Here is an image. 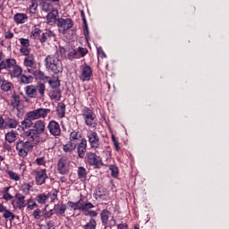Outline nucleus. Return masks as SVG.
Listing matches in <instances>:
<instances>
[{
  "label": "nucleus",
  "mask_w": 229,
  "mask_h": 229,
  "mask_svg": "<svg viewBox=\"0 0 229 229\" xmlns=\"http://www.w3.org/2000/svg\"><path fill=\"white\" fill-rule=\"evenodd\" d=\"M46 131V122L42 120H37L32 129H29L25 131V137H27L30 142L32 144H42L47 140V134H44Z\"/></svg>",
  "instance_id": "1"
},
{
  "label": "nucleus",
  "mask_w": 229,
  "mask_h": 229,
  "mask_svg": "<svg viewBox=\"0 0 229 229\" xmlns=\"http://www.w3.org/2000/svg\"><path fill=\"white\" fill-rule=\"evenodd\" d=\"M111 139H112V142L114 146L115 151H119L121 149L119 140H117V138H115V136L114 134H112Z\"/></svg>",
  "instance_id": "49"
},
{
  "label": "nucleus",
  "mask_w": 229,
  "mask_h": 229,
  "mask_svg": "<svg viewBox=\"0 0 229 229\" xmlns=\"http://www.w3.org/2000/svg\"><path fill=\"white\" fill-rule=\"evenodd\" d=\"M4 219H14L15 218V215H13V213H12L10 210H6L4 213Z\"/></svg>",
  "instance_id": "54"
},
{
  "label": "nucleus",
  "mask_w": 229,
  "mask_h": 229,
  "mask_svg": "<svg viewBox=\"0 0 229 229\" xmlns=\"http://www.w3.org/2000/svg\"><path fill=\"white\" fill-rule=\"evenodd\" d=\"M56 17H58V11L56 9L50 11L47 15V23L50 25L55 24L56 22Z\"/></svg>",
  "instance_id": "23"
},
{
  "label": "nucleus",
  "mask_w": 229,
  "mask_h": 229,
  "mask_svg": "<svg viewBox=\"0 0 229 229\" xmlns=\"http://www.w3.org/2000/svg\"><path fill=\"white\" fill-rule=\"evenodd\" d=\"M11 105L14 108H19V106H21V97H19V95H17L16 93H13L12 95Z\"/></svg>",
  "instance_id": "29"
},
{
  "label": "nucleus",
  "mask_w": 229,
  "mask_h": 229,
  "mask_svg": "<svg viewBox=\"0 0 229 229\" xmlns=\"http://www.w3.org/2000/svg\"><path fill=\"white\" fill-rule=\"evenodd\" d=\"M4 38L10 39L13 37V32L12 30H8L4 33Z\"/></svg>",
  "instance_id": "59"
},
{
  "label": "nucleus",
  "mask_w": 229,
  "mask_h": 229,
  "mask_svg": "<svg viewBox=\"0 0 229 229\" xmlns=\"http://www.w3.org/2000/svg\"><path fill=\"white\" fill-rule=\"evenodd\" d=\"M109 171H111V176H113V178H117L119 176V168L114 165H109Z\"/></svg>",
  "instance_id": "40"
},
{
  "label": "nucleus",
  "mask_w": 229,
  "mask_h": 229,
  "mask_svg": "<svg viewBox=\"0 0 229 229\" xmlns=\"http://www.w3.org/2000/svg\"><path fill=\"white\" fill-rule=\"evenodd\" d=\"M49 97L51 99H55V101H60L62 91H60V89H53L49 92Z\"/></svg>",
  "instance_id": "30"
},
{
  "label": "nucleus",
  "mask_w": 229,
  "mask_h": 229,
  "mask_svg": "<svg viewBox=\"0 0 229 229\" xmlns=\"http://www.w3.org/2000/svg\"><path fill=\"white\" fill-rule=\"evenodd\" d=\"M98 55L100 56V58H106V54H105V51H103L102 47H98Z\"/></svg>",
  "instance_id": "58"
},
{
  "label": "nucleus",
  "mask_w": 229,
  "mask_h": 229,
  "mask_svg": "<svg viewBox=\"0 0 229 229\" xmlns=\"http://www.w3.org/2000/svg\"><path fill=\"white\" fill-rule=\"evenodd\" d=\"M90 76H92V68H90V66L85 64L82 67V72H81V80L82 81H89V80H90Z\"/></svg>",
  "instance_id": "18"
},
{
  "label": "nucleus",
  "mask_w": 229,
  "mask_h": 229,
  "mask_svg": "<svg viewBox=\"0 0 229 229\" xmlns=\"http://www.w3.org/2000/svg\"><path fill=\"white\" fill-rule=\"evenodd\" d=\"M0 85L1 90H4V92H10V90L13 89V84L8 81H5L4 78H2Z\"/></svg>",
  "instance_id": "24"
},
{
  "label": "nucleus",
  "mask_w": 229,
  "mask_h": 229,
  "mask_svg": "<svg viewBox=\"0 0 229 229\" xmlns=\"http://www.w3.org/2000/svg\"><path fill=\"white\" fill-rule=\"evenodd\" d=\"M25 206H27V208L29 210H33V208H35V207H37V202L35 200H33V199H29L27 200V203L25 204Z\"/></svg>",
  "instance_id": "48"
},
{
  "label": "nucleus",
  "mask_w": 229,
  "mask_h": 229,
  "mask_svg": "<svg viewBox=\"0 0 229 229\" xmlns=\"http://www.w3.org/2000/svg\"><path fill=\"white\" fill-rule=\"evenodd\" d=\"M97 225L96 220L94 218H90L89 221L84 225V229H96Z\"/></svg>",
  "instance_id": "43"
},
{
  "label": "nucleus",
  "mask_w": 229,
  "mask_h": 229,
  "mask_svg": "<svg viewBox=\"0 0 229 229\" xmlns=\"http://www.w3.org/2000/svg\"><path fill=\"white\" fill-rule=\"evenodd\" d=\"M77 155L79 158H84L87 155V140L82 138L77 146Z\"/></svg>",
  "instance_id": "13"
},
{
  "label": "nucleus",
  "mask_w": 229,
  "mask_h": 229,
  "mask_svg": "<svg viewBox=\"0 0 229 229\" xmlns=\"http://www.w3.org/2000/svg\"><path fill=\"white\" fill-rule=\"evenodd\" d=\"M47 199H51L52 203H55V201H58V191L53 190L52 191L48 192L47 194Z\"/></svg>",
  "instance_id": "34"
},
{
  "label": "nucleus",
  "mask_w": 229,
  "mask_h": 229,
  "mask_svg": "<svg viewBox=\"0 0 229 229\" xmlns=\"http://www.w3.org/2000/svg\"><path fill=\"white\" fill-rule=\"evenodd\" d=\"M8 209L6 208V207H4L3 204H0V212L1 213H4L6 212Z\"/></svg>",
  "instance_id": "62"
},
{
  "label": "nucleus",
  "mask_w": 229,
  "mask_h": 229,
  "mask_svg": "<svg viewBox=\"0 0 229 229\" xmlns=\"http://www.w3.org/2000/svg\"><path fill=\"white\" fill-rule=\"evenodd\" d=\"M33 121H35L29 113L26 114L25 118L21 122V130H30L33 126Z\"/></svg>",
  "instance_id": "16"
},
{
  "label": "nucleus",
  "mask_w": 229,
  "mask_h": 229,
  "mask_svg": "<svg viewBox=\"0 0 229 229\" xmlns=\"http://www.w3.org/2000/svg\"><path fill=\"white\" fill-rule=\"evenodd\" d=\"M21 53H22V55H24L25 56H30V47H21L20 49Z\"/></svg>",
  "instance_id": "55"
},
{
  "label": "nucleus",
  "mask_w": 229,
  "mask_h": 229,
  "mask_svg": "<svg viewBox=\"0 0 229 229\" xmlns=\"http://www.w3.org/2000/svg\"><path fill=\"white\" fill-rule=\"evenodd\" d=\"M40 214H42V210H40V208H37L36 210H34L33 212V217L35 219H40Z\"/></svg>",
  "instance_id": "57"
},
{
  "label": "nucleus",
  "mask_w": 229,
  "mask_h": 229,
  "mask_svg": "<svg viewBox=\"0 0 229 229\" xmlns=\"http://www.w3.org/2000/svg\"><path fill=\"white\" fill-rule=\"evenodd\" d=\"M76 148H78V143H76V141L69 140V142L63 146V151L64 153H72Z\"/></svg>",
  "instance_id": "22"
},
{
  "label": "nucleus",
  "mask_w": 229,
  "mask_h": 229,
  "mask_svg": "<svg viewBox=\"0 0 229 229\" xmlns=\"http://www.w3.org/2000/svg\"><path fill=\"white\" fill-rule=\"evenodd\" d=\"M78 177L81 180V182H85L87 180V169L83 166H80L78 168Z\"/></svg>",
  "instance_id": "31"
},
{
  "label": "nucleus",
  "mask_w": 229,
  "mask_h": 229,
  "mask_svg": "<svg viewBox=\"0 0 229 229\" xmlns=\"http://www.w3.org/2000/svg\"><path fill=\"white\" fill-rule=\"evenodd\" d=\"M25 94L28 96V98H37V86L35 85H29L25 87Z\"/></svg>",
  "instance_id": "21"
},
{
  "label": "nucleus",
  "mask_w": 229,
  "mask_h": 229,
  "mask_svg": "<svg viewBox=\"0 0 229 229\" xmlns=\"http://www.w3.org/2000/svg\"><path fill=\"white\" fill-rule=\"evenodd\" d=\"M47 37H49V33H47V32L43 33L41 38H40V42L42 44H44V42H46V40H47Z\"/></svg>",
  "instance_id": "60"
},
{
  "label": "nucleus",
  "mask_w": 229,
  "mask_h": 229,
  "mask_svg": "<svg viewBox=\"0 0 229 229\" xmlns=\"http://www.w3.org/2000/svg\"><path fill=\"white\" fill-rule=\"evenodd\" d=\"M7 128H17L19 126V121L13 118H8L5 122Z\"/></svg>",
  "instance_id": "36"
},
{
  "label": "nucleus",
  "mask_w": 229,
  "mask_h": 229,
  "mask_svg": "<svg viewBox=\"0 0 229 229\" xmlns=\"http://www.w3.org/2000/svg\"><path fill=\"white\" fill-rule=\"evenodd\" d=\"M34 121H38V119H46L48 114H51V109L47 108H38L28 112Z\"/></svg>",
  "instance_id": "7"
},
{
  "label": "nucleus",
  "mask_w": 229,
  "mask_h": 229,
  "mask_svg": "<svg viewBox=\"0 0 229 229\" xmlns=\"http://www.w3.org/2000/svg\"><path fill=\"white\" fill-rule=\"evenodd\" d=\"M47 81L52 89H58V87H60V78L58 76H53L52 79L49 77Z\"/></svg>",
  "instance_id": "25"
},
{
  "label": "nucleus",
  "mask_w": 229,
  "mask_h": 229,
  "mask_svg": "<svg viewBox=\"0 0 229 229\" xmlns=\"http://www.w3.org/2000/svg\"><path fill=\"white\" fill-rule=\"evenodd\" d=\"M40 33H42V30L38 28L35 27L31 31V38H38V37H40Z\"/></svg>",
  "instance_id": "50"
},
{
  "label": "nucleus",
  "mask_w": 229,
  "mask_h": 229,
  "mask_svg": "<svg viewBox=\"0 0 229 229\" xmlns=\"http://www.w3.org/2000/svg\"><path fill=\"white\" fill-rule=\"evenodd\" d=\"M13 21L16 24H25L28 22V14L18 13L14 14Z\"/></svg>",
  "instance_id": "20"
},
{
  "label": "nucleus",
  "mask_w": 229,
  "mask_h": 229,
  "mask_svg": "<svg viewBox=\"0 0 229 229\" xmlns=\"http://www.w3.org/2000/svg\"><path fill=\"white\" fill-rule=\"evenodd\" d=\"M45 64L47 69L54 72V74H59V72H64V64H62V61L55 55H47L45 59Z\"/></svg>",
  "instance_id": "3"
},
{
  "label": "nucleus",
  "mask_w": 229,
  "mask_h": 229,
  "mask_svg": "<svg viewBox=\"0 0 229 229\" xmlns=\"http://www.w3.org/2000/svg\"><path fill=\"white\" fill-rule=\"evenodd\" d=\"M33 148L31 145V141H23L20 140L16 144V151L18 152L19 157L22 158L28 157V153H30V149Z\"/></svg>",
  "instance_id": "5"
},
{
  "label": "nucleus",
  "mask_w": 229,
  "mask_h": 229,
  "mask_svg": "<svg viewBox=\"0 0 229 229\" xmlns=\"http://www.w3.org/2000/svg\"><path fill=\"white\" fill-rule=\"evenodd\" d=\"M33 75L35 76L36 80H42L43 81H47V80H49V77L44 75V72L41 71H34Z\"/></svg>",
  "instance_id": "37"
},
{
  "label": "nucleus",
  "mask_w": 229,
  "mask_h": 229,
  "mask_svg": "<svg viewBox=\"0 0 229 229\" xmlns=\"http://www.w3.org/2000/svg\"><path fill=\"white\" fill-rule=\"evenodd\" d=\"M36 183L38 185H43L46 183V180H47V173L46 169L36 171Z\"/></svg>",
  "instance_id": "15"
},
{
  "label": "nucleus",
  "mask_w": 229,
  "mask_h": 229,
  "mask_svg": "<svg viewBox=\"0 0 229 229\" xmlns=\"http://www.w3.org/2000/svg\"><path fill=\"white\" fill-rule=\"evenodd\" d=\"M66 210L67 205L64 204V202H58L54 207V212L56 214V216H64Z\"/></svg>",
  "instance_id": "19"
},
{
  "label": "nucleus",
  "mask_w": 229,
  "mask_h": 229,
  "mask_svg": "<svg viewBox=\"0 0 229 229\" xmlns=\"http://www.w3.org/2000/svg\"><path fill=\"white\" fill-rule=\"evenodd\" d=\"M69 60H74V58H80V54L78 50L72 49L68 54Z\"/></svg>",
  "instance_id": "47"
},
{
  "label": "nucleus",
  "mask_w": 229,
  "mask_h": 229,
  "mask_svg": "<svg viewBox=\"0 0 229 229\" xmlns=\"http://www.w3.org/2000/svg\"><path fill=\"white\" fill-rule=\"evenodd\" d=\"M26 197L21 193H16L14 199L12 200V205L17 208H24L26 207Z\"/></svg>",
  "instance_id": "12"
},
{
  "label": "nucleus",
  "mask_w": 229,
  "mask_h": 229,
  "mask_svg": "<svg viewBox=\"0 0 229 229\" xmlns=\"http://www.w3.org/2000/svg\"><path fill=\"white\" fill-rule=\"evenodd\" d=\"M20 43L21 44V47H30V39L21 38Z\"/></svg>",
  "instance_id": "52"
},
{
  "label": "nucleus",
  "mask_w": 229,
  "mask_h": 229,
  "mask_svg": "<svg viewBox=\"0 0 229 229\" xmlns=\"http://www.w3.org/2000/svg\"><path fill=\"white\" fill-rule=\"evenodd\" d=\"M81 114L86 125L89 128H96L98 126V117H96L94 111L89 107H83Z\"/></svg>",
  "instance_id": "4"
},
{
  "label": "nucleus",
  "mask_w": 229,
  "mask_h": 229,
  "mask_svg": "<svg viewBox=\"0 0 229 229\" xmlns=\"http://www.w3.org/2000/svg\"><path fill=\"white\" fill-rule=\"evenodd\" d=\"M104 229H112V226H105Z\"/></svg>",
  "instance_id": "64"
},
{
  "label": "nucleus",
  "mask_w": 229,
  "mask_h": 229,
  "mask_svg": "<svg viewBox=\"0 0 229 229\" xmlns=\"http://www.w3.org/2000/svg\"><path fill=\"white\" fill-rule=\"evenodd\" d=\"M117 229H128V225L126 224H120L118 225Z\"/></svg>",
  "instance_id": "61"
},
{
  "label": "nucleus",
  "mask_w": 229,
  "mask_h": 229,
  "mask_svg": "<svg viewBox=\"0 0 229 229\" xmlns=\"http://www.w3.org/2000/svg\"><path fill=\"white\" fill-rule=\"evenodd\" d=\"M77 53H79V58H81L85 56V55H87L88 51H87V48L79 47L77 49Z\"/></svg>",
  "instance_id": "53"
},
{
  "label": "nucleus",
  "mask_w": 229,
  "mask_h": 229,
  "mask_svg": "<svg viewBox=\"0 0 229 229\" xmlns=\"http://www.w3.org/2000/svg\"><path fill=\"white\" fill-rule=\"evenodd\" d=\"M68 206L73 210H80L84 216L98 217V211L92 210L94 204L89 200H84L83 198H81L77 202L68 201Z\"/></svg>",
  "instance_id": "2"
},
{
  "label": "nucleus",
  "mask_w": 229,
  "mask_h": 229,
  "mask_svg": "<svg viewBox=\"0 0 229 229\" xmlns=\"http://www.w3.org/2000/svg\"><path fill=\"white\" fill-rule=\"evenodd\" d=\"M15 65H17L15 59H6L5 61H2V67H4V69H12V67H15Z\"/></svg>",
  "instance_id": "28"
},
{
  "label": "nucleus",
  "mask_w": 229,
  "mask_h": 229,
  "mask_svg": "<svg viewBox=\"0 0 229 229\" xmlns=\"http://www.w3.org/2000/svg\"><path fill=\"white\" fill-rule=\"evenodd\" d=\"M48 131L54 137H60L62 133V129H60V123L58 122L52 120L47 124Z\"/></svg>",
  "instance_id": "10"
},
{
  "label": "nucleus",
  "mask_w": 229,
  "mask_h": 229,
  "mask_svg": "<svg viewBox=\"0 0 229 229\" xmlns=\"http://www.w3.org/2000/svg\"><path fill=\"white\" fill-rule=\"evenodd\" d=\"M37 165H46V158L45 157H38L35 160Z\"/></svg>",
  "instance_id": "56"
},
{
  "label": "nucleus",
  "mask_w": 229,
  "mask_h": 229,
  "mask_svg": "<svg viewBox=\"0 0 229 229\" xmlns=\"http://www.w3.org/2000/svg\"><path fill=\"white\" fill-rule=\"evenodd\" d=\"M57 115L60 119L65 117V104H59L56 108Z\"/></svg>",
  "instance_id": "35"
},
{
  "label": "nucleus",
  "mask_w": 229,
  "mask_h": 229,
  "mask_svg": "<svg viewBox=\"0 0 229 229\" xmlns=\"http://www.w3.org/2000/svg\"><path fill=\"white\" fill-rule=\"evenodd\" d=\"M95 198L96 199H98V201H106L107 199H110V192L105 188H98L95 194Z\"/></svg>",
  "instance_id": "14"
},
{
  "label": "nucleus",
  "mask_w": 229,
  "mask_h": 229,
  "mask_svg": "<svg viewBox=\"0 0 229 229\" xmlns=\"http://www.w3.org/2000/svg\"><path fill=\"white\" fill-rule=\"evenodd\" d=\"M21 83H25L26 85H28L30 83H33V77L32 76L21 75Z\"/></svg>",
  "instance_id": "46"
},
{
  "label": "nucleus",
  "mask_w": 229,
  "mask_h": 229,
  "mask_svg": "<svg viewBox=\"0 0 229 229\" xmlns=\"http://www.w3.org/2000/svg\"><path fill=\"white\" fill-rule=\"evenodd\" d=\"M41 8L43 12H52V10H55V8L53 7V4L47 2H43L41 4Z\"/></svg>",
  "instance_id": "41"
},
{
  "label": "nucleus",
  "mask_w": 229,
  "mask_h": 229,
  "mask_svg": "<svg viewBox=\"0 0 229 229\" xmlns=\"http://www.w3.org/2000/svg\"><path fill=\"white\" fill-rule=\"evenodd\" d=\"M12 189V186L9 187H4L2 190V195H3V199L5 201H12L13 199V196L10 193V190Z\"/></svg>",
  "instance_id": "26"
},
{
  "label": "nucleus",
  "mask_w": 229,
  "mask_h": 229,
  "mask_svg": "<svg viewBox=\"0 0 229 229\" xmlns=\"http://www.w3.org/2000/svg\"><path fill=\"white\" fill-rule=\"evenodd\" d=\"M15 139H17V132L14 131L5 134V140H7V142L10 144H12V142H15Z\"/></svg>",
  "instance_id": "33"
},
{
  "label": "nucleus",
  "mask_w": 229,
  "mask_h": 229,
  "mask_svg": "<svg viewBox=\"0 0 229 229\" xmlns=\"http://www.w3.org/2000/svg\"><path fill=\"white\" fill-rule=\"evenodd\" d=\"M81 139V134L78 131H73L70 134V141L75 142V140H80Z\"/></svg>",
  "instance_id": "39"
},
{
  "label": "nucleus",
  "mask_w": 229,
  "mask_h": 229,
  "mask_svg": "<svg viewBox=\"0 0 229 229\" xmlns=\"http://www.w3.org/2000/svg\"><path fill=\"white\" fill-rule=\"evenodd\" d=\"M3 126H4V119L0 115V128H3Z\"/></svg>",
  "instance_id": "63"
},
{
  "label": "nucleus",
  "mask_w": 229,
  "mask_h": 229,
  "mask_svg": "<svg viewBox=\"0 0 229 229\" xmlns=\"http://www.w3.org/2000/svg\"><path fill=\"white\" fill-rule=\"evenodd\" d=\"M100 218L102 221V225H104V226H108V223L110 222V219L111 220L114 219V216H112V213H110V211L104 209L100 213Z\"/></svg>",
  "instance_id": "17"
},
{
  "label": "nucleus",
  "mask_w": 229,
  "mask_h": 229,
  "mask_svg": "<svg viewBox=\"0 0 229 229\" xmlns=\"http://www.w3.org/2000/svg\"><path fill=\"white\" fill-rule=\"evenodd\" d=\"M30 190H31V186L30 183H23L20 187V191H21L23 194H30Z\"/></svg>",
  "instance_id": "44"
},
{
  "label": "nucleus",
  "mask_w": 229,
  "mask_h": 229,
  "mask_svg": "<svg viewBox=\"0 0 229 229\" xmlns=\"http://www.w3.org/2000/svg\"><path fill=\"white\" fill-rule=\"evenodd\" d=\"M57 26L59 31L63 33V35H65V33H67V31H69V30H71L72 26H74V23L72 22V20H71L70 18H60L57 21Z\"/></svg>",
  "instance_id": "6"
},
{
  "label": "nucleus",
  "mask_w": 229,
  "mask_h": 229,
  "mask_svg": "<svg viewBox=\"0 0 229 229\" xmlns=\"http://www.w3.org/2000/svg\"><path fill=\"white\" fill-rule=\"evenodd\" d=\"M7 174L11 180H14V182H19V180H21V175L12 170H9Z\"/></svg>",
  "instance_id": "42"
},
{
  "label": "nucleus",
  "mask_w": 229,
  "mask_h": 229,
  "mask_svg": "<svg viewBox=\"0 0 229 229\" xmlns=\"http://www.w3.org/2000/svg\"><path fill=\"white\" fill-rule=\"evenodd\" d=\"M47 195L45 193L39 194L36 198V201L39 203V205H46L47 203Z\"/></svg>",
  "instance_id": "38"
},
{
  "label": "nucleus",
  "mask_w": 229,
  "mask_h": 229,
  "mask_svg": "<svg viewBox=\"0 0 229 229\" xmlns=\"http://www.w3.org/2000/svg\"><path fill=\"white\" fill-rule=\"evenodd\" d=\"M37 91L40 94V96H44L46 94V85L43 83H39L36 87Z\"/></svg>",
  "instance_id": "51"
},
{
  "label": "nucleus",
  "mask_w": 229,
  "mask_h": 229,
  "mask_svg": "<svg viewBox=\"0 0 229 229\" xmlns=\"http://www.w3.org/2000/svg\"><path fill=\"white\" fill-rule=\"evenodd\" d=\"M23 64L25 67H30V69L35 67V56L33 55H27L24 58Z\"/></svg>",
  "instance_id": "27"
},
{
  "label": "nucleus",
  "mask_w": 229,
  "mask_h": 229,
  "mask_svg": "<svg viewBox=\"0 0 229 229\" xmlns=\"http://www.w3.org/2000/svg\"><path fill=\"white\" fill-rule=\"evenodd\" d=\"M31 4L29 7L30 13H35L37 12V8L38 7V3L37 0H31Z\"/></svg>",
  "instance_id": "45"
},
{
  "label": "nucleus",
  "mask_w": 229,
  "mask_h": 229,
  "mask_svg": "<svg viewBox=\"0 0 229 229\" xmlns=\"http://www.w3.org/2000/svg\"><path fill=\"white\" fill-rule=\"evenodd\" d=\"M57 171L60 174H67L69 173V160L63 157L57 162Z\"/></svg>",
  "instance_id": "11"
},
{
  "label": "nucleus",
  "mask_w": 229,
  "mask_h": 229,
  "mask_svg": "<svg viewBox=\"0 0 229 229\" xmlns=\"http://www.w3.org/2000/svg\"><path fill=\"white\" fill-rule=\"evenodd\" d=\"M22 74V68L19 65H15L13 67V71L11 72L12 78H19Z\"/></svg>",
  "instance_id": "32"
},
{
  "label": "nucleus",
  "mask_w": 229,
  "mask_h": 229,
  "mask_svg": "<svg viewBox=\"0 0 229 229\" xmlns=\"http://www.w3.org/2000/svg\"><path fill=\"white\" fill-rule=\"evenodd\" d=\"M87 162L89 165H94V167L99 168L103 165V161H101V157L94 152H89L86 155Z\"/></svg>",
  "instance_id": "9"
},
{
  "label": "nucleus",
  "mask_w": 229,
  "mask_h": 229,
  "mask_svg": "<svg viewBox=\"0 0 229 229\" xmlns=\"http://www.w3.org/2000/svg\"><path fill=\"white\" fill-rule=\"evenodd\" d=\"M88 140L91 149H98L99 148V135L94 131H89L87 133Z\"/></svg>",
  "instance_id": "8"
}]
</instances>
